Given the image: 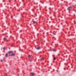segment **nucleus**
<instances>
[{"label":"nucleus","instance_id":"nucleus-1","mask_svg":"<svg viewBox=\"0 0 76 76\" xmlns=\"http://www.w3.org/2000/svg\"><path fill=\"white\" fill-rule=\"evenodd\" d=\"M8 53H9L10 56H15V54H13V52L12 51L9 52Z\"/></svg>","mask_w":76,"mask_h":76},{"label":"nucleus","instance_id":"nucleus-2","mask_svg":"<svg viewBox=\"0 0 76 76\" xmlns=\"http://www.w3.org/2000/svg\"><path fill=\"white\" fill-rule=\"evenodd\" d=\"M40 49H41V47H39L38 48H37V50H39Z\"/></svg>","mask_w":76,"mask_h":76},{"label":"nucleus","instance_id":"nucleus-3","mask_svg":"<svg viewBox=\"0 0 76 76\" xmlns=\"http://www.w3.org/2000/svg\"><path fill=\"white\" fill-rule=\"evenodd\" d=\"M72 8V7H69V8L68 9V10H70V8Z\"/></svg>","mask_w":76,"mask_h":76},{"label":"nucleus","instance_id":"nucleus-4","mask_svg":"<svg viewBox=\"0 0 76 76\" xmlns=\"http://www.w3.org/2000/svg\"><path fill=\"white\" fill-rule=\"evenodd\" d=\"M33 23L35 24V23H37V21H33Z\"/></svg>","mask_w":76,"mask_h":76},{"label":"nucleus","instance_id":"nucleus-5","mask_svg":"<svg viewBox=\"0 0 76 76\" xmlns=\"http://www.w3.org/2000/svg\"><path fill=\"white\" fill-rule=\"evenodd\" d=\"M8 56H9L8 55V54L7 53L6 54L5 57H8Z\"/></svg>","mask_w":76,"mask_h":76},{"label":"nucleus","instance_id":"nucleus-6","mask_svg":"<svg viewBox=\"0 0 76 76\" xmlns=\"http://www.w3.org/2000/svg\"><path fill=\"white\" fill-rule=\"evenodd\" d=\"M30 74L32 75H34V73H30Z\"/></svg>","mask_w":76,"mask_h":76},{"label":"nucleus","instance_id":"nucleus-7","mask_svg":"<svg viewBox=\"0 0 76 76\" xmlns=\"http://www.w3.org/2000/svg\"><path fill=\"white\" fill-rule=\"evenodd\" d=\"M56 59V58H53V60H54Z\"/></svg>","mask_w":76,"mask_h":76},{"label":"nucleus","instance_id":"nucleus-8","mask_svg":"<svg viewBox=\"0 0 76 76\" xmlns=\"http://www.w3.org/2000/svg\"><path fill=\"white\" fill-rule=\"evenodd\" d=\"M6 49V48H5L4 47L3 48V50H5Z\"/></svg>","mask_w":76,"mask_h":76},{"label":"nucleus","instance_id":"nucleus-9","mask_svg":"<svg viewBox=\"0 0 76 76\" xmlns=\"http://www.w3.org/2000/svg\"><path fill=\"white\" fill-rule=\"evenodd\" d=\"M6 39V37H4V40L5 39Z\"/></svg>","mask_w":76,"mask_h":76},{"label":"nucleus","instance_id":"nucleus-10","mask_svg":"<svg viewBox=\"0 0 76 76\" xmlns=\"http://www.w3.org/2000/svg\"><path fill=\"white\" fill-rule=\"evenodd\" d=\"M53 52H54L55 51V49H53Z\"/></svg>","mask_w":76,"mask_h":76},{"label":"nucleus","instance_id":"nucleus-11","mask_svg":"<svg viewBox=\"0 0 76 76\" xmlns=\"http://www.w3.org/2000/svg\"><path fill=\"white\" fill-rule=\"evenodd\" d=\"M53 34L54 35H55V33L53 32Z\"/></svg>","mask_w":76,"mask_h":76},{"label":"nucleus","instance_id":"nucleus-12","mask_svg":"<svg viewBox=\"0 0 76 76\" xmlns=\"http://www.w3.org/2000/svg\"><path fill=\"white\" fill-rule=\"evenodd\" d=\"M12 45H13V44H11V47H12Z\"/></svg>","mask_w":76,"mask_h":76},{"label":"nucleus","instance_id":"nucleus-13","mask_svg":"<svg viewBox=\"0 0 76 76\" xmlns=\"http://www.w3.org/2000/svg\"><path fill=\"white\" fill-rule=\"evenodd\" d=\"M29 61L30 62H31V61H31V60H30Z\"/></svg>","mask_w":76,"mask_h":76},{"label":"nucleus","instance_id":"nucleus-14","mask_svg":"<svg viewBox=\"0 0 76 76\" xmlns=\"http://www.w3.org/2000/svg\"><path fill=\"white\" fill-rule=\"evenodd\" d=\"M28 56L29 57H30V55H28Z\"/></svg>","mask_w":76,"mask_h":76},{"label":"nucleus","instance_id":"nucleus-15","mask_svg":"<svg viewBox=\"0 0 76 76\" xmlns=\"http://www.w3.org/2000/svg\"><path fill=\"white\" fill-rule=\"evenodd\" d=\"M41 60H44V58H42L41 59Z\"/></svg>","mask_w":76,"mask_h":76},{"label":"nucleus","instance_id":"nucleus-16","mask_svg":"<svg viewBox=\"0 0 76 76\" xmlns=\"http://www.w3.org/2000/svg\"><path fill=\"white\" fill-rule=\"evenodd\" d=\"M1 61L2 62L3 61V60H1Z\"/></svg>","mask_w":76,"mask_h":76},{"label":"nucleus","instance_id":"nucleus-17","mask_svg":"<svg viewBox=\"0 0 76 76\" xmlns=\"http://www.w3.org/2000/svg\"><path fill=\"white\" fill-rule=\"evenodd\" d=\"M9 40H7V42Z\"/></svg>","mask_w":76,"mask_h":76},{"label":"nucleus","instance_id":"nucleus-18","mask_svg":"<svg viewBox=\"0 0 76 76\" xmlns=\"http://www.w3.org/2000/svg\"><path fill=\"white\" fill-rule=\"evenodd\" d=\"M58 70H57V72H58Z\"/></svg>","mask_w":76,"mask_h":76}]
</instances>
